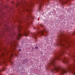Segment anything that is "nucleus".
Segmentation results:
<instances>
[{
    "instance_id": "obj_1",
    "label": "nucleus",
    "mask_w": 75,
    "mask_h": 75,
    "mask_svg": "<svg viewBox=\"0 0 75 75\" xmlns=\"http://www.w3.org/2000/svg\"><path fill=\"white\" fill-rule=\"evenodd\" d=\"M63 54H65L64 49L59 52L56 54V57L52 59L50 64H47V66L50 67V65H53L54 67V69L57 71H60L61 74H67V71H68L75 75V59H73L74 64L70 65L68 62L69 58H59V57Z\"/></svg>"
},
{
    "instance_id": "obj_2",
    "label": "nucleus",
    "mask_w": 75,
    "mask_h": 75,
    "mask_svg": "<svg viewBox=\"0 0 75 75\" xmlns=\"http://www.w3.org/2000/svg\"><path fill=\"white\" fill-rule=\"evenodd\" d=\"M30 2H27L25 0H19L17 1V4L16 5V7H18V6H20L21 7L23 8V11L26 10L27 11H29V10L27 8V7H31L32 6H33L34 4V2L32 0H30Z\"/></svg>"
},
{
    "instance_id": "obj_3",
    "label": "nucleus",
    "mask_w": 75,
    "mask_h": 75,
    "mask_svg": "<svg viewBox=\"0 0 75 75\" xmlns=\"http://www.w3.org/2000/svg\"><path fill=\"white\" fill-rule=\"evenodd\" d=\"M59 44L61 47H64L65 46V44H64L63 42H67L68 43V40H67V38L66 37L64 36H62L60 37V38L59 40Z\"/></svg>"
},
{
    "instance_id": "obj_4",
    "label": "nucleus",
    "mask_w": 75,
    "mask_h": 75,
    "mask_svg": "<svg viewBox=\"0 0 75 75\" xmlns=\"http://www.w3.org/2000/svg\"><path fill=\"white\" fill-rule=\"evenodd\" d=\"M22 27L21 26H19L18 27V31L19 33L17 35L16 39L17 40H20V38L22 37V35L25 36V37H27L28 35V33H27V32L25 30V31L23 32V33L21 34V33H20Z\"/></svg>"
},
{
    "instance_id": "obj_5",
    "label": "nucleus",
    "mask_w": 75,
    "mask_h": 75,
    "mask_svg": "<svg viewBox=\"0 0 75 75\" xmlns=\"http://www.w3.org/2000/svg\"><path fill=\"white\" fill-rule=\"evenodd\" d=\"M17 43V41H13L11 42L10 45L11 47L12 46L13 47L15 48H17L18 47V46H19V45H18Z\"/></svg>"
},
{
    "instance_id": "obj_6",
    "label": "nucleus",
    "mask_w": 75,
    "mask_h": 75,
    "mask_svg": "<svg viewBox=\"0 0 75 75\" xmlns=\"http://www.w3.org/2000/svg\"><path fill=\"white\" fill-rule=\"evenodd\" d=\"M46 30H44L41 31L40 32L39 34H41V35H43V34H44V33H46Z\"/></svg>"
},
{
    "instance_id": "obj_7",
    "label": "nucleus",
    "mask_w": 75,
    "mask_h": 75,
    "mask_svg": "<svg viewBox=\"0 0 75 75\" xmlns=\"http://www.w3.org/2000/svg\"><path fill=\"white\" fill-rule=\"evenodd\" d=\"M32 37L34 38H37V35L34 34V33H33L32 35Z\"/></svg>"
},
{
    "instance_id": "obj_8",
    "label": "nucleus",
    "mask_w": 75,
    "mask_h": 75,
    "mask_svg": "<svg viewBox=\"0 0 75 75\" xmlns=\"http://www.w3.org/2000/svg\"><path fill=\"white\" fill-rule=\"evenodd\" d=\"M59 0V2H61V3L62 4V5H63V4H62V3H65V2H64V1L62 0Z\"/></svg>"
},
{
    "instance_id": "obj_9",
    "label": "nucleus",
    "mask_w": 75,
    "mask_h": 75,
    "mask_svg": "<svg viewBox=\"0 0 75 75\" xmlns=\"http://www.w3.org/2000/svg\"><path fill=\"white\" fill-rule=\"evenodd\" d=\"M42 6V4H40V5H39V8H40L39 11H41V7Z\"/></svg>"
},
{
    "instance_id": "obj_10",
    "label": "nucleus",
    "mask_w": 75,
    "mask_h": 75,
    "mask_svg": "<svg viewBox=\"0 0 75 75\" xmlns=\"http://www.w3.org/2000/svg\"><path fill=\"white\" fill-rule=\"evenodd\" d=\"M29 61V60H28V59H25V62H28Z\"/></svg>"
},
{
    "instance_id": "obj_11",
    "label": "nucleus",
    "mask_w": 75,
    "mask_h": 75,
    "mask_svg": "<svg viewBox=\"0 0 75 75\" xmlns=\"http://www.w3.org/2000/svg\"><path fill=\"white\" fill-rule=\"evenodd\" d=\"M35 48L36 49V50H38V47L36 46L35 47Z\"/></svg>"
},
{
    "instance_id": "obj_12",
    "label": "nucleus",
    "mask_w": 75,
    "mask_h": 75,
    "mask_svg": "<svg viewBox=\"0 0 75 75\" xmlns=\"http://www.w3.org/2000/svg\"><path fill=\"white\" fill-rule=\"evenodd\" d=\"M25 42H24V41H23L22 42V46H23V45L24 44V43Z\"/></svg>"
},
{
    "instance_id": "obj_13",
    "label": "nucleus",
    "mask_w": 75,
    "mask_h": 75,
    "mask_svg": "<svg viewBox=\"0 0 75 75\" xmlns=\"http://www.w3.org/2000/svg\"><path fill=\"white\" fill-rule=\"evenodd\" d=\"M10 63L12 65H13L14 64V63H13V62H10Z\"/></svg>"
},
{
    "instance_id": "obj_14",
    "label": "nucleus",
    "mask_w": 75,
    "mask_h": 75,
    "mask_svg": "<svg viewBox=\"0 0 75 75\" xmlns=\"http://www.w3.org/2000/svg\"><path fill=\"white\" fill-rule=\"evenodd\" d=\"M38 1H39V2H41V0H38Z\"/></svg>"
},
{
    "instance_id": "obj_15",
    "label": "nucleus",
    "mask_w": 75,
    "mask_h": 75,
    "mask_svg": "<svg viewBox=\"0 0 75 75\" xmlns=\"http://www.w3.org/2000/svg\"><path fill=\"white\" fill-rule=\"evenodd\" d=\"M12 4H13L14 3V1H12L11 2Z\"/></svg>"
},
{
    "instance_id": "obj_16",
    "label": "nucleus",
    "mask_w": 75,
    "mask_h": 75,
    "mask_svg": "<svg viewBox=\"0 0 75 75\" xmlns=\"http://www.w3.org/2000/svg\"><path fill=\"white\" fill-rule=\"evenodd\" d=\"M4 53H2V57H4Z\"/></svg>"
},
{
    "instance_id": "obj_17",
    "label": "nucleus",
    "mask_w": 75,
    "mask_h": 75,
    "mask_svg": "<svg viewBox=\"0 0 75 75\" xmlns=\"http://www.w3.org/2000/svg\"><path fill=\"white\" fill-rule=\"evenodd\" d=\"M7 30L8 31H9V32H10V30H8V29H7Z\"/></svg>"
},
{
    "instance_id": "obj_18",
    "label": "nucleus",
    "mask_w": 75,
    "mask_h": 75,
    "mask_svg": "<svg viewBox=\"0 0 75 75\" xmlns=\"http://www.w3.org/2000/svg\"><path fill=\"white\" fill-rule=\"evenodd\" d=\"M19 51H21V49H20V50H19Z\"/></svg>"
},
{
    "instance_id": "obj_19",
    "label": "nucleus",
    "mask_w": 75,
    "mask_h": 75,
    "mask_svg": "<svg viewBox=\"0 0 75 75\" xmlns=\"http://www.w3.org/2000/svg\"><path fill=\"white\" fill-rule=\"evenodd\" d=\"M69 56H71V54H69Z\"/></svg>"
},
{
    "instance_id": "obj_20",
    "label": "nucleus",
    "mask_w": 75,
    "mask_h": 75,
    "mask_svg": "<svg viewBox=\"0 0 75 75\" xmlns=\"http://www.w3.org/2000/svg\"><path fill=\"white\" fill-rule=\"evenodd\" d=\"M11 36H12V34L11 35Z\"/></svg>"
},
{
    "instance_id": "obj_21",
    "label": "nucleus",
    "mask_w": 75,
    "mask_h": 75,
    "mask_svg": "<svg viewBox=\"0 0 75 75\" xmlns=\"http://www.w3.org/2000/svg\"><path fill=\"white\" fill-rule=\"evenodd\" d=\"M33 49H34V47H32Z\"/></svg>"
},
{
    "instance_id": "obj_22",
    "label": "nucleus",
    "mask_w": 75,
    "mask_h": 75,
    "mask_svg": "<svg viewBox=\"0 0 75 75\" xmlns=\"http://www.w3.org/2000/svg\"><path fill=\"white\" fill-rule=\"evenodd\" d=\"M11 56H13V54H11Z\"/></svg>"
},
{
    "instance_id": "obj_23",
    "label": "nucleus",
    "mask_w": 75,
    "mask_h": 75,
    "mask_svg": "<svg viewBox=\"0 0 75 75\" xmlns=\"http://www.w3.org/2000/svg\"><path fill=\"white\" fill-rule=\"evenodd\" d=\"M7 0V1H8V0Z\"/></svg>"
},
{
    "instance_id": "obj_24",
    "label": "nucleus",
    "mask_w": 75,
    "mask_h": 75,
    "mask_svg": "<svg viewBox=\"0 0 75 75\" xmlns=\"http://www.w3.org/2000/svg\"><path fill=\"white\" fill-rule=\"evenodd\" d=\"M12 34H13V33L12 32Z\"/></svg>"
},
{
    "instance_id": "obj_25",
    "label": "nucleus",
    "mask_w": 75,
    "mask_h": 75,
    "mask_svg": "<svg viewBox=\"0 0 75 75\" xmlns=\"http://www.w3.org/2000/svg\"><path fill=\"white\" fill-rule=\"evenodd\" d=\"M0 10H1V9L0 8Z\"/></svg>"
},
{
    "instance_id": "obj_26",
    "label": "nucleus",
    "mask_w": 75,
    "mask_h": 75,
    "mask_svg": "<svg viewBox=\"0 0 75 75\" xmlns=\"http://www.w3.org/2000/svg\"><path fill=\"white\" fill-rule=\"evenodd\" d=\"M73 57H74L73 56Z\"/></svg>"
}]
</instances>
